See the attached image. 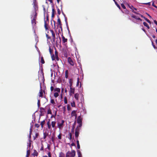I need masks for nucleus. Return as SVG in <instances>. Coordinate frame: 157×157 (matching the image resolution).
<instances>
[{"label": "nucleus", "mask_w": 157, "mask_h": 157, "mask_svg": "<svg viewBox=\"0 0 157 157\" xmlns=\"http://www.w3.org/2000/svg\"><path fill=\"white\" fill-rule=\"evenodd\" d=\"M155 4H156V5H155V2H152V5L155 7L156 8H157V3H156Z\"/></svg>", "instance_id": "obj_42"}, {"label": "nucleus", "mask_w": 157, "mask_h": 157, "mask_svg": "<svg viewBox=\"0 0 157 157\" xmlns=\"http://www.w3.org/2000/svg\"><path fill=\"white\" fill-rule=\"evenodd\" d=\"M62 38L63 43H65L67 42V39L63 35H62Z\"/></svg>", "instance_id": "obj_14"}, {"label": "nucleus", "mask_w": 157, "mask_h": 157, "mask_svg": "<svg viewBox=\"0 0 157 157\" xmlns=\"http://www.w3.org/2000/svg\"><path fill=\"white\" fill-rule=\"evenodd\" d=\"M59 95L58 93L55 92L54 94V96L56 98H57Z\"/></svg>", "instance_id": "obj_30"}, {"label": "nucleus", "mask_w": 157, "mask_h": 157, "mask_svg": "<svg viewBox=\"0 0 157 157\" xmlns=\"http://www.w3.org/2000/svg\"><path fill=\"white\" fill-rule=\"evenodd\" d=\"M57 12H58V14L59 15H60L61 13V12H60V10L59 8H58L57 9Z\"/></svg>", "instance_id": "obj_53"}, {"label": "nucleus", "mask_w": 157, "mask_h": 157, "mask_svg": "<svg viewBox=\"0 0 157 157\" xmlns=\"http://www.w3.org/2000/svg\"><path fill=\"white\" fill-rule=\"evenodd\" d=\"M51 140H52V141L54 143V140H55V138H54V136H52L51 138Z\"/></svg>", "instance_id": "obj_54"}, {"label": "nucleus", "mask_w": 157, "mask_h": 157, "mask_svg": "<svg viewBox=\"0 0 157 157\" xmlns=\"http://www.w3.org/2000/svg\"><path fill=\"white\" fill-rule=\"evenodd\" d=\"M49 52L50 54L51 55L52 58V60H54L55 59V56L54 54H53V50L51 48V47H49Z\"/></svg>", "instance_id": "obj_4"}, {"label": "nucleus", "mask_w": 157, "mask_h": 157, "mask_svg": "<svg viewBox=\"0 0 157 157\" xmlns=\"http://www.w3.org/2000/svg\"><path fill=\"white\" fill-rule=\"evenodd\" d=\"M65 122V121L64 120H62L61 121V123H58V128H60L61 129L63 128V124Z\"/></svg>", "instance_id": "obj_7"}, {"label": "nucleus", "mask_w": 157, "mask_h": 157, "mask_svg": "<svg viewBox=\"0 0 157 157\" xmlns=\"http://www.w3.org/2000/svg\"><path fill=\"white\" fill-rule=\"evenodd\" d=\"M71 105L72 107H75V103L74 101H73L72 102H71Z\"/></svg>", "instance_id": "obj_28"}, {"label": "nucleus", "mask_w": 157, "mask_h": 157, "mask_svg": "<svg viewBox=\"0 0 157 157\" xmlns=\"http://www.w3.org/2000/svg\"><path fill=\"white\" fill-rule=\"evenodd\" d=\"M56 115H55V114L52 115V116H51V118H53V117H54V118H55V117H56Z\"/></svg>", "instance_id": "obj_58"}, {"label": "nucleus", "mask_w": 157, "mask_h": 157, "mask_svg": "<svg viewBox=\"0 0 157 157\" xmlns=\"http://www.w3.org/2000/svg\"><path fill=\"white\" fill-rule=\"evenodd\" d=\"M76 111L75 110H73L71 113V116L72 117L75 116V118L77 117V114L76 113Z\"/></svg>", "instance_id": "obj_12"}, {"label": "nucleus", "mask_w": 157, "mask_h": 157, "mask_svg": "<svg viewBox=\"0 0 157 157\" xmlns=\"http://www.w3.org/2000/svg\"><path fill=\"white\" fill-rule=\"evenodd\" d=\"M128 6L129 7V8L130 9H131V10H132V11L134 13H137L135 12V11H133V9L135 10H137V9H136V8H134V7H133V6L132 5H128Z\"/></svg>", "instance_id": "obj_13"}, {"label": "nucleus", "mask_w": 157, "mask_h": 157, "mask_svg": "<svg viewBox=\"0 0 157 157\" xmlns=\"http://www.w3.org/2000/svg\"><path fill=\"white\" fill-rule=\"evenodd\" d=\"M80 130V129H78V127H76L75 129V138L77 140L78 139V138L79 136Z\"/></svg>", "instance_id": "obj_3"}, {"label": "nucleus", "mask_w": 157, "mask_h": 157, "mask_svg": "<svg viewBox=\"0 0 157 157\" xmlns=\"http://www.w3.org/2000/svg\"><path fill=\"white\" fill-rule=\"evenodd\" d=\"M46 36L48 39H50L51 38V37L49 36L48 35V34H46Z\"/></svg>", "instance_id": "obj_51"}, {"label": "nucleus", "mask_w": 157, "mask_h": 157, "mask_svg": "<svg viewBox=\"0 0 157 157\" xmlns=\"http://www.w3.org/2000/svg\"><path fill=\"white\" fill-rule=\"evenodd\" d=\"M30 154V150L28 149L27 151V154L26 157H29Z\"/></svg>", "instance_id": "obj_25"}, {"label": "nucleus", "mask_w": 157, "mask_h": 157, "mask_svg": "<svg viewBox=\"0 0 157 157\" xmlns=\"http://www.w3.org/2000/svg\"><path fill=\"white\" fill-rule=\"evenodd\" d=\"M41 63L42 64H44L45 63L43 57H41Z\"/></svg>", "instance_id": "obj_39"}, {"label": "nucleus", "mask_w": 157, "mask_h": 157, "mask_svg": "<svg viewBox=\"0 0 157 157\" xmlns=\"http://www.w3.org/2000/svg\"><path fill=\"white\" fill-rule=\"evenodd\" d=\"M38 135H39V134L38 133H36L35 134V137H34V140L38 136Z\"/></svg>", "instance_id": "obj_52"}, {"label": "nucleus", "mask_w": 157, "mask_h": 157, "mask_svg": "<svg viewBox=\"0 0 157 157\" xmlns=\"http://www.w3.org/2000/svg\"><path fill=\"white\" fill-rule=\"evenodd\" d=\"M144 18L145 19V20L149 23L151 24V21L148 19L147 18L145 17H144Z\"/></svg>", "instance_id": "obj_36"}, {"label": "nucleus", "mask_w": 157, "mask_h": 157, "mask_svg": "<svg viewBox=\"0 0 157 157\" xmlns=\"http://www.w3.org/2000/svg\"><path fill=\"white\" fill-rule=\"evenodd\" d=\"M37 105L38 107H39L40 105V100L38 101Z\"/></svg>", "instance_id": "obj_48"}, {"label": "nucleus", "mask_w": 157, "mask_h": 157, "mask_svg": "<svg viewBox=\"0 0 157 157\" xmlns=\"http://www.w3.org/2000/svg\"><path fill=\"white\" fill-rule=\"evenodd\" d=\"M45 122V121L44 120L43 121L41 122L40 125H41V127L42 128H43V125L44 124Z\"/></svg>", "instance_id": "obj_33"}, {"label": "nucleus", "mask_w": 157, "mask_h": 157, "mask_svg": "<svg viewBox=\"0 0 157 157\" xmlns=\"http://www.w3.org/2000/svg\"><path fill=\"white\" fill-rule=\"evenodd\" d=\"M75 155V151L72 150L71 152L68 151L66 153V157H74Z\"/></svg>", "instance_id": "obj_2"}, {"label": "nucleus", "mask_w": 157, "mask_h": 157, "mask_svg": "<svg viewBox=\"0 0 157 157\" xmlns=\"http://www.w3.org/2000/svg\"><path fill=\"white\" fill-rule=\"evenodd\" d=\"M64 91V88H62L61 90V93L62 94L63 92Z\"/></svg>", "instance_id": "obj_63"}, {"label": "nucleus", "mask_w": 157, "mask_h": 157, "mask_svg": "<svg viewBox=\"0 0 157 157\" xmlns=\"http://www.w3.org/2000/svg\"><path fill=\"white\" fill-rule=\"evenodd\" d=\"M54 87L52 86H51L50 87V90L51 91H52L53 90H54Z\"/></svg>", "instance_id": "obj_57"}, {"label": "nucleus", "mask_w": 157, "mask_h": 157, "mask_svg": "<svg viewBox=\"0 0 157 157\" xmlns=\"http://www.w3.org/2000/svg\"><path fill=\"white\" fill-rule=\"evenodd\" d=\"M47 113H48V114H52L51 110L50 108L49 109H48V111Z\"/></svg>", "instance_id": "obj_41"}, {"label": "nucleus", "mask_w": 157, "mask_h": 157, "mask_svg": "<svg viewBox=\"0 0 157 157\" xmlns=\"http://www.w3.org/2000/svg\"><path fill=\"white\" fill-rule=\"evenodd\" d=\"M67 61L69 64L72 66H73L74 65V63L70 57H68L67 58Z\"/></svg>", "instance_id": "obj_6"}, {"label": "nucleus", "mask_w": 157, "mask_h": 157, "mask_svg": "<svg viewBox=\"0 0 157 157\" xmlns=\"http://www.w3.org/2000/svg\"><path fill=\"white\" fill-rule=\"evenodd\" d=\"M64 102L65 104H67V100L66 97H64Z\"/></svg>", "instance_id": "obj_35"}, {"label": "nucleus", "mask_w": 157, "mask_h": 157, "mask_svg": "<svg viewBox=\"0 0 157 157\" xmlns=\"http://www.w3.org/2000/svg\"><path fill=\"white\" fill-rule=\"evenodd\" d=\"M75 89L74 88H72V87H71L70 88V95L71 96L72 95V94H74L75 93Z\"/></svg>", "instance_id": "obj_10"}, {"label": "nucleus", "mask_w": 157, "mask_h": 157, "mask_svg": "<svg viewBox=\"0 0 157 157\" xmlns=\"http://www.w3.org/2000/svg\"><path fill=\"white\" fill-rule=\"evenodd\" d=\"M54 90L55 92H57L58 93H60V89L59 88H56L54 89Z\"/></svg>", "instance_id": "obj_21"}, {"label": "nucleus", "mask_w": 157, "mask_h": 157, "mask_svg": "<svg viewBox=\"0 0 157 157\" xmlns=\"http://www.w3.org/2000/svg\"><path fill=\"white\" fill-rule=\"evenodd\" d=\"M143 24L144 25V26L146 27L148 29H149L150 28L149 26L148 25V24L146 22H144Z\"/></svg>", "instance_id": "obj_26"}, {"label": "nucleus", "mask_w": 157, "mask_h": 157, "mask_svg": "<svg viewBox=\"0 0 157 157\" xmlns=\"http://www.w3.org/2000/svg\"><path fill=\"white\" fill-rule=\"evenodd\" d=\"M48 135V134L46 133L45 132L44 133V134H43V135H44L43 138H44V139H45L46 138V137Z\"/></svg>", "instance_id": "obj_45"}, {"label": "nucleus", "mask_w": 157, "mask_h": 157, "mask_svg": "<svg viewBox=\"0 0 157 157\" xmlns=\"http://www.w3.org/2000/svg\"><path fill=\"white\" fill-rule=\"evenodd\" d=\"M32 155L34 156H37L38 155V153L36 150H34V152L32 154Z\"/></svg>", "instance_id": "obj_17"}, {"label": "nucleus", "mask_w": 157, "mask_h": 157, "mask_svg": "<svg viewBox=\"0 0 157 157\" xmlns=\"http://www.w3.org/2000/svg\"><path fill=\"white\" fill-rule=\"evenodd\" d=\"M133 18H134L135 19H136L137 20H140V21H142V19L140 18V17H138L137 16L134 15H132L131 16Z\"/></svg>", "instance_id": "obj_16"}, {"label": "nucleus", "mask_w": 157, "mask_h": 157, "mask_svg": "<svg viewBox=\"0 0 157 157\" xmlns=\"http://www.w3.org/2000/svg\"><path fill=\"white\" fill-rule=\"evenodd\" d=\"M79 97V94L78 93H76L75 94V98L77 100L78 99Z\"/></svg>", "instance_id": "obj_19"}, {"label": "nucleus", "mask_w": 157, "mask_h": 157, "mask_svg": "<svg viewBox=\"0 0 157 157\" xmlns=\"http://www.w3.org/2000/svg\"><path fill=\"white\" fill-rule=\"evenodd\" d=\"M121 6L124 9H126V7L124 5L123 3H122L121 4Z\"/></svg>", "instance_id": "obj_47"}, {"label": "nucleus", "mask_w": 157, "mask_h": 157, "mask_svg": "<svg viewBox=\"0 0 157 157\" xmlns=\"http://www.w3.org/2000/svg\"><path fill=\"white\" fill-rule=\"evenodd\" d=\"M50 102L51 104H52L53 105H54L55 104V102L54 100L53 99H51L50 100Z\"/></svg>", "instance_id": "obj_32"}, {"label": "nucleus", "mask_w": 157, "mask_h": 157, "mask_svg": "<svg viewBox=\"0 0 157 157\" xmlns=\"http://www.w3.org/2000/svg\"><path fill=\"white\" fill-rule=\"evenodd\" d=\"M75 128V126L74 125H73L71 130V132L73 133L74 132Z\"/></svg>", "instance_id": "obj_46"}, {"label": "nucleus", "mask_w": 157, "mask_h": 157, "mask_svg": "<svg viewBox=\"0 0 157 157\" xmlns=\"http://www.w3.org/2000/svg\"><path fill=\"white\" fill-rule=\"evenodd\" d=\"M57 111H54V114L56 116L57 114Z\"/></svg>", "instance_id": "obj_64"}, {"label": "nucleus", "mask_w": 157, "mask_h": 157, "mask_svg": "<svg viewBox=\"0 0 157 157\" xmlns=\"http://www.w3.org/2000/svg\"><path fill=\"white\" fill-rule=\"evenodd\" d=\"M46 21H48V22L49 21V19H48V14L47 15V16H46Z\"/></svg>", "instance_id": "obj_56"}, {"label": "nucleus", "mask_w": 157, "mask_h": 157, "mask_svg": "<svg viewBox=\"0 0 157 157\" xmlns=\"http://www.w3.org/2000/svg\"><path fill=\"white\" fill-rule=\"evenodd\" d=\"M65 154L63 152H60L59 153V157H65Z\"/></svg>", "instance_id": "obj_27"}, {"label": "nucleus", "mask_w": 157, "mask_h": 157, "mask_svg": "<svg viewBox=\"0 0 157 157\" xmlns=\"http://www.w3.org/2000/svg\"><path fill=\"white\" fill-rule=\"evenodd\" d=\"M82 118L80 116H79L77 118V123L78 124V123H82Z\"/></svg>", "instance_id": "obj_11"}, {"label": "nucleus", "mask_w": 157, "mask_h": 157, "mask_svg": "<svg viewBox=\"0 0 157 157\" xmlns=\"http://www.w3.org/2000/svg\"><path fill=\"white\" fill-rule=\"evenodd\" d=\"M40 91H39V96L40 97L42 98L43 96V90L42 89V87H41V83H40ZM43 92H44V93L45 91L44 90Z\"/></svg>", "instance_id": "obj_5"}, {"label": "nucleus", "mask_w": 157, "mask_h": 157, "mask_svg": "<svg viewBox=\"0 0 157 157\" xmlns=\"http://www.w3.org/2000/svg\"><path fill=\"white\" fill-rule=\"evenodd\" d=\"M32 132V128L31 127L30 128L29 134V139H31V135Z\"/></svg>", "instance_id": "obj_22"}, {"label": "nucleus", "mask_w": 157, "mask_h": 157, "mask_svg": "<svg viewBox=\"0 0 157 157\" xmlns=\"http://www.w3.org/2000/svg\"><path fill=\"white\" fill-rule=\"evenodd\" d=\"M144 4H146V5H148L149 6H150L151 5V2H149L146 3H144Z\"/></svg>", "instance_id": "obj_55"}, {"label": "nucleus", "mask_w": 157, "mask_h": 157, "mask_svg": "<svg viewBox=\"0 0 157 157\" xmlns=\"http://www.w3.org/2000/svg\"><path fill=\"white\" fill-rule=\"evenodd\" d=\"M114 2L116 5L117 6V7L120 9H121V7L120 5L117 3L116 1H114Z\"/></svg>", "instance_id": "obj_40"}, {"label": "nucleus", "mask_w": 157, "mask_h": 157, "mask_svg": "<svg viewBox=\"0 0 157 157\" xmlns=\"http://www.w3.org/2000/svg\"><path fill=\"white\" fill-rule=\"evenodd\" d=\"M29 144L28 145V147H27L28 149H31V143H30L28 144Z\"/></svg>", "instance_id": "obj_44"}, {"label": "nucleus", "mask_w": 157, "mask_h": 157, "mask_svg": "<svg viewBox=\"0 0 157 157\" xmlns=\"http://www.w3.org/2000/svg\"><path fill=\"white\" fill-rule=\"evenodd\" d=\"M48 157H51V152H49L48 153Z\"/></svg>", "instance_id": "obj_59"}, {"label": "nucleus", "mask_w": 157, "mask_h": 157, "mask_svg": "<svg viewBox=\"0 0 157 157\" xmlns=\"http://www.w3.org/2000/svg\"><path fill=\"white\" fill-rule=\"evenodd\" d=\"M50 119H49L48 120V121L47 122V126H48V128L49 129H50L51 128V125L50 124Z\"/></svg>", "instance_id": "obj_15"}, {"label": "nucleus", "mask_w": 157, "mask_h": 157, "mask_svg": "<svg viewBox=\"0 0 157 157\" xmlns=\"http://www.w3.org/2000/svg\"><path fill=\"white\" fill-rule=\"evenodd\" d=\"M35 126L37 128H38L40 127V125L37 124H36L35 125Z\"/></svg>", "instance_id": "obj_50"}, {"label": "nucleus", "mask_w": 157, "mask_h": 157, "mask_svg": "<svg viewBox=\"0 0 157 157\" xmlns=\"http://www.w3.org/2000/svg\"><path fill=\"white\" fill-rule=\"evenodd\" d=\"M152 46H153V47H154V48H155V45L154 44V43H153V42H152Z\"/></svg>", "instance_id": "obj_62"}, {"label": "nucleus", "mask_w": 157, "mask_h": 157, "mask_svg": "<svg viewBox=\"0 0 157 157\" xmlns=\"http://www.w3.org/2000/svg\"><path fill=\"white\" fill-rule=\"evenodd\" d=\"M58 19H57L58 25L59 26L60 28L62 30V24L60 21V19L58 16Z\"/></svg>", "instance_id": "obj_8"}, {"label": "nucleus", "mask_w": 157, "mask_h": 157, "mask_svg": "<svg viewBox=\"0 0 157 157\" xmlns=\"http://www.w3.org/2000/svg\"><path fill=\"white\" fill-rule=\"evenodd\" d=\"M55 58H58V52H57V51H56V50L55 51Z\"/></svg>", "instance_id": "obj_31"}, {"label": "nucleus", "mask_w": 157, "mask_h": 157, "mask_svg": "<svg viewBox=\"0 0 157 157\" xmlns=\"http://www.w3.org/2000/svg\"><path fill=\"white\" fill-rule=\"evenodd\" d=\"M77 153L78 157H81L82 154L80 151L78 150L77 151Z\"/></svg>", "instance_id": "obj_34"}, {"label": "nucleus", "mask_w": 157, "mask_h": 157, "mask_svg": "<svg viewBox=\"0 0 157 157\" xmlns=\"http://www.w3.org/2000/svg\"><path fill=\"white\" fill-rule=\"evenodd\" d=\"M50 31L51 33L52 36V39L53 41H55V34L54 31L52 30H50Z\"/></svg>", "instance_id": "obj_9"}, {"label": "nucleus", "mask_w": 157, "mask_h": 157, "mask_svg": "<svg viewBox=\"0 0 157 157\" xmlns=\"http://www.w3.org/2000/svg\"><path fill=\"white\" fill-rule=\"evenodd\" d=\"M76 142L77 144V147L78 149H79L80 148V146L79 145V141L77 140Z\"/></svg>", "instance_id": "obj_29"}, {"label": "nucleus", "mask_w": 157, "mask_h": 157, "mask_svg": "<svg viewBox=\"0 0 157 157\" xmlns=\"http://www.w3.org/2000/svg\"><path fill=\"white\" fill-rule=\"evenodd\" d=\"M69 139L71 140L72 139V134L71 133H70L69 134Z\"/></svg>", "instance_id": "obj_43"}, {"label": "nucleus", "mask_w": 157, "mask_h": 157, "mask_svg": "<svg viewBox=\"0 0 157 157\" xmlns=\"http://www.w3.org/2000/svg\"><path fill=\"white\" fill-rule=\"evenodd\" d=\"M68 70H66L65 72V78H68Z\"/></svg>", "instance_id": "obj_23"}, {"label": "nucleus", "mask_w": 157, "mask_h": 157, "mask_svg": "<svg viewBox=\"0 0 157 157\" xmlns=\"http://www.w3.org/2000/svg\"><path fill=\"white\" fill-rule=\"evenodd\" d=\"M79 124L78 125L77 127H78V129H80V128L81 127L82 125V123H78Z\"/></svg>", "instance_id": "obj_37"}, {"label": "nucleus", "mask_w": 157, "mask_h": 157, "mask_svg": "<svg viewBox=\"0 0 157 157\" xmlns=\"http://www.w3.org/2000/svg\"><path fill=\"white\" fill-rule=\"evenodd\" d=\"M55 10L54 8H53L52 9V17L53 18L54 17L55 13Z\"/></svg>", "instance_id": "obj_18"}, {"label": "nucleus", "mask_w": 157, "mask_h": 157, "mask_svg": "<svg viewBox=\"0 0 157 157\" xmlns=\"http://www.w3.org/2000/svg\"><path fill=\"white\" fill-rule=\"evenodd\" d=\"M33 7L34 8V15L33 19L31 20V23L33 26H35L36 24V19L37 17V13H36V4L34 2H33Z\"/></svg>", "instance_id": "obj_1"}, {"label": "nucleus", "mask_w": 157, "mask_h": 157, "mask_svg": "<svg viewBox=\"0 0 157 157\" xmlns=\"http://www.w3.org/2000/svg\"><path fill=\"white\" fill-rule=\"evenodd\" d=\"M79 83V77L77 78V82L76 84V86H78Z\"/></svg>", "instance_id": "obj_38"}, {"label": "nucleus", "mask_w": 157, "mask_h": 157, "mask_svg": "<svg viewBox=\"0 0 157 157\" xmlns=\"http://www.w3.org/2000/svg\"><path fill=\"white\" fill-rule=\"evenodd\" d=\"M58 138L60 140L61 139V134H59L58 136Z\"/></svg>", "instance_id": "obj_49"}, {"label": "nucleus", "mask_w": 157, "mask_h": 157, "mask_svg": "<svg viewBox=\"0 0 157 157\" xmlns=\"http://www.w3.org/2000/svg\"><path fill=\"white\" fill-rule=\"evenodd\" d=\"M44 28L46 30H48V29L47 22L45 20H44Z\"/></svg>", "instance_id": "obj_20"}, {"label": "nucleus", "mask_w": 157, "mask_h": 157, "mask_svg": "<svg viewBox=\"0 0 157 157\" xmlns=\"http://www.w3.org/2000/svg\"><path fill=\"white\" fill-rule=\"evenodd\" d=\"M56 122L55 121H53L52 122L51 125L52 128H54L56 124Z\"/></svg>", "instance_id": "obj_24"}, {"label": "nucleus", "mask_w": 157, "mask_h": 157, "mask_svg": "<svg viewBox=\"0 0 157 157\" xmlns=\"http://www.w3.org/2000/svg\"><path fill=\"white\" fill-rule=\"evenodd\" d=\"M67 109L68 110H70V106L69 105H67Z\"/></svg>", "instance_id": "obj_60"}, {"label": "nucleus", "mask_w": 157, "mask_h": 157, "mask_svg": "<svg viewBox=\"0 0 157 157\" xmlns=\"http://www.w3.org/2000/svg\"><path fill=\"white\" fill-rule=\"evenodd\" d=\"M71 146H75V144L74 143H72L71 144Z\"/></svg>", "instance_id": "obj_61"}]
</instances>
